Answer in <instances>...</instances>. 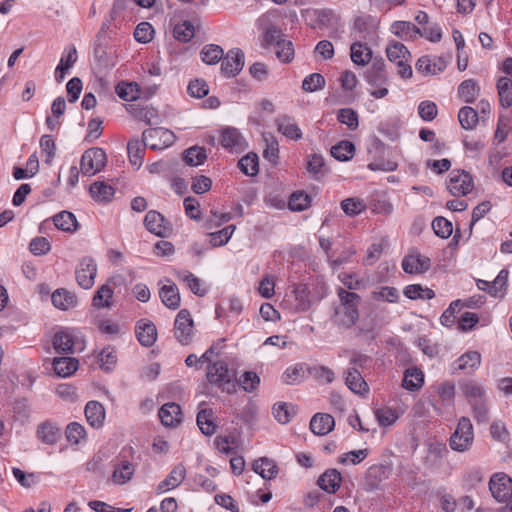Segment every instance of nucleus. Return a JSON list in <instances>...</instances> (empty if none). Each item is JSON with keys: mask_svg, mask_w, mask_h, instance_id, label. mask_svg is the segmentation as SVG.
<instances>
[{"mask_svg": "<svg viewBox=\"0 0 512 512\" xmlns=\"http://www.w3.org/2000/svg\"><path fill=\"white\" fill-rule=\"evenodd\" d=\"M336 292L340 300V306L335 310V321L344 327H351L359 319L358 307L361 297L357 293L347 291L342 287L337 288Z\"/></svg>", "mask_w": 512, "mask_h": 512, "instance_id": "nucleus-1", "label": "nucleus"}, {"mask_svg": "<svg viewBox=\"0 0 512 512\" xmlns=\"http://www.w3.org/2000/svg\"><path fill=\"white\" fill-rule=\"evenodd\" d=\"M474 443V429L471 420L462 416L457 427L449 439V446L453 451L464 453L469 451Z\"/></svg>", "mask_w": 512, "mask_h": 512, "instance_id": "nucleus-2", "label": "nucleus"}, {"mask_svg": "<svg viewBox=\"0 0 512 512\" xmlns=\"http://www.w3.org/2000/svg\"><path fill=\"white\" fill-rule=\"evenodd\" d=\"M208 381L221 388L227 393L235 391L234 374L229 371L227 364L224 361H215L207 366L206 373Z\"/></svg>", "mask_w": 512, "mask_h": 512, "instance_id": "nucleus-3", "label": "nucleus"}, {"mask_svg": "<svg viewBox=\"0 0 512 512\" xmlns=\"http://www.w3.org/2000/svg\"><path fill=\"white\" fill-rule=\"evenodd\" d=\"M194 322L189 310L181 309L174 321V336L182 345H188L193 337Z\"/></svg>", "mask_w": 512, "mask_h": 512, "instance_id": "nucleus-4", "label": "nucleus"}, {"mask_svg": "<svg viewBox=\"0 0 512 512\" xmlns=\"http://www.w3.org/2000/svg\"><path fill=\"white\" fill-rule=\"evenodd\" d=\"M447 188L454 196H465L474 188L472 176L465 170H452Z\"/></svg>", "mask_w": 512, "mask_h": 512, "instance_id": "nucleus-5", "label": "nucleus"}, {"mask_svg": "<svg viewBox=\"0 0 512 512\" xmlns=\"http://www.w3.org/2000/svg\"><path fill=\"white\" fill-rule=\"evenodd\" d=\"M146 145L152 150H160L169 147L175 139V135L168 129L157 127L143 132Z\"/></svg>", "mask_w": 512, "mask_h": 512, "instance_id": "nucleus-6", "label": "nucleus"}, {"mask_svg": "<svg viewBox=\"0 0 512 512\" xmlns=\"http://www.w3.org/2000/svg\"><path fill=\"white\" fill-rule=\"evenodd\" d=\"M391 473L390 465L379 464L369 467L365 475L364 490L367 492L380 490L382 482L387 480Z\"/></svg>", "mask_w": 512, "mask_h": 512, "instance_id": "nucleus-7", "label": "nucleus"}, {"mask_svg": "<svg viewBox=\"0 0 512 512\" xmlns=\"http://www.w3.org/2000/svg\"><path fill=\"white\" fill-rule=\"evenodd\" d=\"M489 490L498 502H505L512 496V479L505 473H495L489 481Z\"/></svg>", "mask_w": 512, "mask_h": 512, "instance_id": "nucleus-8", "label": "nucleus"}, {"mask_svg": "<svg viewBox=\"0 0 512 512\" xmlns=\"http://www.w3.org/2000/svg\"><path fill=\"white\" fill-rule=\"evenodd\" d=\"M152 162L148 167V171L151 174H159L165 179H169L171 175L174 174H184V169L187 166L196 167L202 164L203 162Z\"/></svg>", "mask_w": 512, "mask_h": 512, "instance_id": "nucleus-9", "label": "nucleus"}, {"mask_svg": "<svg viewBox=\"0 0 512 512\" xmlns=\"http://www.w3.org/2000/svg\"><path fill=\"white\" fill-rule=\"evenodd\" d=\"M144 225L149 232L161 238L168 237L172 232L170 223L156 210L147 212L144 218Z\"/></svg>", "mask_w": 512, "mask_h": 512, "instance_id": "nucleus-10", "label": "nucleus"}, {"mask_svg": "<svg viewBox=\"0 0 512 512\" xmlns=\"http://www.w3.org/2000/svg\"><path fill=\"white\" fill-rule=\"evenodd\" d=\"M97 275V265L93 258L84 257L80 260L76 269V280L83 289H90L95 282Z\"/></svg>", "mask_w": 512, "mask_h": 512, "instance_id": "nucleus-11", "label": "nucleus"}, {"mask_svg": "<svg viewBox=\"0 0 512 512\" xmlns=\"http://www.w3.org/2000/svg\"><path fill=\"white\" fill-rule=\"evenodd\" d=\"M431 267L429 257L420 254L418 251H412L402 260V269L408 274H423Z\"/></svg>", "mask_w": 512, "mask_h": 512, "instance_id": "nucleus-12", "label": "nucleus"}, {"mask_svg": "<svg viewBox=\"0 0 512 512\" xmlns=\"http://www.w3.org/2000/svg\"><path fill=\"white\" fill-rule=\"evenodd\" d=\"M222 146L231 153H241L246 150L247 143L237 128L226 127L221 132Z\"/></svg>", "mask_w": 512, "mask_h": 512, "instance_id": "nucleus-13", "label": "nucleus"}, {"mask_svg": "<svg viewBox=\"0 0 512 512\" xmlns=\"http://www.w3.org/2000/svg\"><path fill=\"white\" fill-rule=\"evenodd\" d=\"M221 63V71L227 77L236 76L244 66V53L240 49H231Z\"/></svg>", "mask_w": 512, "mask_h": 512, "instance_id": "nucleus-14", "label": "nucleus"}, {"mask_svg": "<svg viewBox=\"0 0 512 512\" xmlns=\"http://www.w3.org/2000/svg\"><path fill=\"white\" fill-rule=\"evenodd\" d=\"M135 333L142 346L150 347L157 339V329L153 322L141 319L137 322Z\"/></svg>", "mask_w": 512, "mask_h": 512, "instance_id": "nucleus-15", "label": "nucleus"}, {"mask_svg": "<svg viewBox=\"0 0 512 512\" xmlns=\"http://www.w3.org/2000/svg\"><path fill=\"white\" fill-rule=\"evenodd\" d=\"M161 423L166 427H175L182 421L181 407L174 402L165 403L158 412Z\"/></svg>", "mask_w": 512, "mask_h": 512, "instance_id": "nucleus-16", "label": "nucleus"}, {"mask_svg": "<svg viewBox=\"0 0 512 512\" xmlns=\"http://www.w3.org/2000/svg\"><path fill=\"white\" fill-rule=\"evenodd\" d=\"M164 281L165 283L159 289L161 301L166 307L177 309L180 305L179 289L170 279H165Z\"/></svg>", "mask_w": 512, "mask_h": 512, "instance_id": "nucleus-17", "label": "nucleus"}, {"mask_svg": "<svg viewBox=\"0 0 512 512\" xmlns=\"http://www.w3.org/2000/svg\"><path fill=\"white\" fill-rule=\"evenodd\" d=\"M186 477V469L183 464L176 465L169 475L161 481L156 491L158 494L164 493L166 491L172 490L177 488L185 479Z\"/></svg>", "mask_w": 512, "mask_h": 512, "instance_id": "nucleus-18", "label": "nucleus"}, {"mask_svg": "<svg viewBox=\"0 0 512 512\" xmlns=\"http://www.w3.org/2000/svg\"><path fill=\"white\" fill-rule=\"evenodd\" d=\"M115 285L116 279L112 277L100 286L93 296V306L98 309L110 308L112 306L113 286Z\"/></svg>", "mask_w": 512, "mask_h": 512, "instance_id": "nucleus-19", "label": "nucleus"}, {"mask_svg": "<svg viewBox=\"0 0 512 512\" xmlns=\"http://www.w3.org/2000/svg\"><path fill=\"white\" fill-rule=\"evenodd\" d=\"M335 427L333 416L327 413H316L310 421V430L319 436L330 433Z\"/></svg>", "mask_w": 512, "mask_h": 512, "instance_id": "nucleus-20", "label": "nucleus"}, {"mask_svg": "<svg viewBox=\"0 0 512 512\" xmlns=\"http://www.w3.org/2000/svg\"><path fill=\"white\" fill-rule=\"evenodd\" d=\"M460 390L469 404L481 401L487 398L486 389L480 383L474 380H467L460 385Z\"/></svg>", "mask_w": 512, "mask_h": 512, "instance_id": "nucleus-21", "label": "nucleus"}, {"mask_svg": "<svg viewBox=\"0 0 512 512\" xmlns=\"http://www.w3.org/2000/svg\"><path fill=\"white\" fill-rule=\"evenodd\" d=\"M85 417L87 422L94 428H100L104 424L105 409L98 401H89L85 406Z\"/></svg>", "mask_w": 512, "mask_h": 512, "instance_id": "nucleus-22", "label": "nucleus"}, {"mask_svg": "<svg viewBox=\"0 0 512 512\" xmlns=\"http://www.w3.org/2000/svg\"><path fill=\"white\" fill-rule=\"evenodd\" d=\"M342 476L336 469L326 470L318 479L317 484L327 493H335L341 485Z\"/></svg>", "mask_w": 512, "mask_h": 512, "instance_id": "nucleus-23", "label": "nucleus"}, {"mask_svg": "<svg viewBox=\"0 0 512 512\" xmlns=\"http://www.w3.org/2000/svg\"><path fill=\"white\" fill-rule=\"evenodd\" d=\"M446 67V63L441 58H431L422 56L416 63V69L424 75H435L442 72Z\"/></svg>", "mask_w": 512, "mask_h": 512, "instance_id": "nucleus-24", "label": "nucleus"}, {"mask_svg": "<svg viewBox=\"0 0 512 512\" xmlns=\"http://www.w3.org/2000/svg\"><path fill=\"white\" fill-rule=\"evenodd\" d=\"M481 88L474 79L462 81L457 90L458 97L465 103H474L479 97Z\"/></svg>", "mask_w": 512, "mask_h": 512, "instance_id": "nucleus-25", "label": "nucleus"}, {"mask_svg": "<svg viewBox=\"0 0 512 512\" xmlns=\"http://www.w3.org/2000/svg\"><path fill=\"white\" fill-rule=\"evenodd\" d=\"M345 384L355 394L368 392V385L357 368L351 367L345 373Z\"/></svg>", "mask_w": 512, "mask_h": 512, "instance_id": "nucleus-26", "label": "nucleus"}, {"mask_svg": "<svg viewBox=\"0 0 512 512\" xmlns=\"http://www.w3.org/2000/svg\"><path fill=\"white\" fill-rule=\"evenodd\" d=\"M366 80L372 86H380L387 81L385 62L383 58H375L370 69L366 73Z\"/></svg>", "mask_w": 512, "mask_h": 512, "instance_id": "nucleus-27", "label": "nucleus"}, {"mask_svg": "<svg viewBox=\"0 0 512 512\" xmlns=\"http://www.w3.org/2000/svg\"><path fill=\"white\" fill-rule=\"evenodd\" d=\"M36 434L38 439L44 444L54 445L61 436V430L57 425L46 421L38 426Z\"/></svg>", "mask_w": 512, "mask_h": 512, "instance_id": "nucleus-28", "label": "nucleus"}, {"mask_svg": "<svg viewBox=\"0 0 512 512\" xmlns=\"http://www.w3.org/2000/svg\"><path fill=\"white\" fill-rule=\"evenodd\" d=\"M252 469L255 473L259 474L263 479L271 480L275 478L279 469L274 460L261 457L252 463Z\"/></svg>", "mask_w": 512, "mask_h": 512, "instance_id": "nucleus-29", "label": "nucleus"}, {"mask_svg": "<svg viewBox=\"0 0 512 512\" xmlns=\"http://www.w3.org/2000/svg\"><path fill=\"white\" fill-rule=\"evenodd\" d=\"M79 362L73 357H56L53 359V370L59 377L71 376L78 369Z\"/></svg>", "mask_w": 512, "mask_h": 512, "instance_id": "nucleus-30", "label": "nucleus"}, {"mask_svg": "<svg viewBox=\"0 0 512 512\" xmlns=\"http://www.w3.org/2000/svg\"><path fill=\"white\" fill-rule=\"evenodd\" d=\"M51 300L53 305L61 310H68L77 305L76 295L64 288L56 289L51 295Z\"/></svg>", "mask_w": 512, "mask_h": 512, "instance_id": "nucleus-31", "label": "nucleus"}, {"mask_svg": "<svg viewBox=\"0 0 512 512\" xmlns=\"http://www.w3.org/2000/svg\"><path fill=\"white\" fill-rule=\"evenodd\" d=\"M424 384V373L420 368L410 367L405 370L402 386L408 391H417Z\"/></svg>", "mask_w": 512, "mask_h": 512, "instance_id": "nucleus-32", "label": "nucleus"}, {"mask_svg": "<svg viewBox=\"0 0 512 512\" xmlns=\"http://www.w3.org/2000/svg\"><path fill=\"white\" fill-rule=\"evenodd\" d=\"M134 472V465L127 460H122L114 468L112 481L117 485H123L131 480Z\"/></svg>", "mask_w": 512, "mask_h": 512, "instance_id": "nucleus-33", "label": "nucleus"}, {"mask_svg": "<svg viewBox=\"0 0 512 512\" xmlns=\"http://www.w3.org/2000/svg\"><path fill=\"white\" fill-rule=\"evenodd\" d=\"M481 364V355L477 351H469L461 355L453 363L454 370H475Z\"/></svg>", "mask_w": 512, "mask_h": 512, "instance_id": "nucleus-34", "label": "nucleus"}, {"mask_svg": "<svg viewBox=\"0 0 512 512\" xmlns=\"http://www.w3.org/2000/svg\"><path fill=\"white\" fill-rule=\"evenodd\" d=\"M175 275L179 281L187 284L192 293L198 296H204L207 293L205 288H202V281L193 273L187 270L176 271Z\"/></svg>", "mask_w": 512, "mask_h": 512, "instance_id": "nucleus-35", "label": "nucleus"}, {"mask_svg": "<svg viewBox=\"0 0 512 512\" xmlns=\"http://www.w3.org/2000/svg\"><path fill=\"white\" fill-rule=\"evenodd\" d=\"M350 57L353 63L364 66L372 59L371 49L361 42H354L350 47Z\"/></svg>", "mask_w": 512, "mask_h": 512, "instance_id": "nucleus-36", "label": "nucleus"}, {"mask_svg": "<svg viewBox=\"0 0 512 512\" xmlns=\"http://www.w3.org/2000/svg\"><path fill=\"white\" fill-rule=\"evenodd\" d=\"M127 110L138 120L144 121L148 125L157 124L154 121L158 117L156 109L138 104H130Z\"/></svg>", "mask_w": 512, "mask_h": 512, "instance_id": "nucleus-37", "label": "nucleus"}, {"mask_svg": "<svg viewBox=\"0 0 512 512\" xmlns=\"http://www.w3.org/2000/svg\"><path fill=\"white\" fill-rule=\"evenodd\" d=\"M499 104L503 108L512 105V80L508 77H501L496 84Z\"/></svg>", "mask_w": 512, "mask_h": 512, "instance_id": "nucleus-38", "label": "nucleus"}, {"mask_svg": "<svg viewBox=\"0 0 512 512\" xmlns=\"http://www.w3.org/2000/svg\"><path fill=\"white\" fill-rule=\"evenodd\" d=\"M54 225L64 232H74L78 228V222L75 215L69 211H61L53 216Z\"/></svg>", "mask_w": 512, "mask_h": 512, "instance_id": "nucleus-39", "label": "nucleus"}, {"mask_svg": "<svg viewBox=\"0 0 512 512\" xmlns=\"http://www.w3.org/2000/svg\"><path fill=\"white\" fill-rule=\"evenodd\" d=\"M197 425L200 431L206 435L211 436L216 431V424L213 421V412L211 409H202L197 414Z\"/></svg>", "mask_w": 512, "mask_h": 512, "instance_id": "nucleus-40", "label": "nucleus"}, {"mask_svg": "<svg viewBox=\"0 0 512 512\" xmlns=\"http://www.w3.org/2000/svg\"><path fill=\"white\" fill-rule=\"evenodd\" d=\"M91 197L98 202L111 201L115 191L114 188L105 182H94L90 186Z\"/></svg>", "mask_w": 512, "mask_h": 512, "instance_id": "nucleus-41", "label": "nucleus"}, {"mask_svg": "<svg viewBox=\"0 0 512 512\" xmlns=\"http://www.w3.org/2000/svg\"><path fill=\"white\" fill-rule=\"evenodd\" d=\"M74 341L70 334L64 331L55 333L53 337V347L59 354L73 353Z\"/></svg>", "mask_w": 512, "mask_h": 512, "instance_id": "nucleus-42", "label": "nucleus"}, {"mask_svg": "<svg viewBox=\"0 0 512 512\" xmlns=\"http://www.w3.org/2000/svg\"><path fill=\"white\" fill-rule=\"evenodd\" d=\"M319 27L337 28L340 24V16L331 9H320L314 12Z\"/></svg>", "mask_w": 512, "mask_h": 512, "instance_id": "nucleus-43", "label": "nucleus"}, {"mask_svg": "<svg viewBox=\"0 0 512 512\" xmlns=\"http://www.w3.org/2000/svg\"><path fill=\"white\" fill-rule=\"evenodd\" d=\"M458 120L463 129L471 130L478 123V112L470 106H464L458 112Z\"/></svg>", "mask_w": 512, "mask_h": 512, "instance_id": "nucleus-44", "label": "nucleus"}, {"mask_svg": "<svg viewBox=\"0 0 512 512\" xmlns=\"http://www.w3.org/2000/svg\"><path fill=\"white\" fill-rule=\"evenodd\" d=\"M276 123L278 131L284 136L295 140L301 138L302 134L299 127L289 117H279Z\"/></svg>", "mask_w": 512, "mask_h": 512, "instance_id": "nucleus-45", "label": "nucleus"}, {"mask_svg": "<svg viewBox=\"0 0 512 512\" xmlns=\"http://www.w3.org/2000/svg\"><path fill=\"white\" fill-rule=\"evenodd\" d=\"M331 155L335 160H351L354 157L355 146L351 141H340L331 148Z\"/></svg>", "mask_w": 512, "mask_h": 512, "instance_id": "nucleus-46", "label": "nucleus"}, {"mask_svg": "<svg viewBox=\"0 0 512 512\" xmlns=\"http://www.w3.org/2000/svg\"><path fill=\"white\" fill-rule=\"evenodd\" d=\"M311 197L304 191L293 192L288 200V208L291 211H304L311 206Z\"/></svg>", "mask_w": 512, "mask_h": 512, "instance_id": "nucleus-47", "label": "nucleus"}, {"mask_svg": "<svg viewBox=\"0 0 512 512\" xmlns=\"http://www.w3.org/2000/svg\"><path fill=\"white\" fill-rule=\"evenodd\" d=\"M223 55V49L216 44L205 45L200 52L201 60L208 65L218 63Z\"/></svg>", "mask_w": 512, "mask_h": 512, "instance_id": "nucleus-48", "label": "nucleus"}, {"mask_svg": "<svg viewBox=\"0 0 512 512\" xmlns=\"http://www.w3.org/2000/svg\"><path fill=\"white\" fill-rule=\"evenodd\" d=\"M292 292L297 302V308L301 311H307L311 307L308 286L306 284H296Z\"/></svg>", "mask_w": 512, "mask_h": 512, "instance_id": "nucleus-49", "label": "nucleus"}, {"mask_svg": "<svg viewBox=\"0 0 512 512\" xmlns=\"http://www.w3.org/2000/svg\"><path fill=\"white\" fill-rule=\"evenodd\" d=\"M386 53L388 59L395 64L408 61V58H410V52L405 45L400 42L390 44L386 49Z\"/></svg>", "mask_w": 512, "mask_h": 512, "instance_id": "nucleus-50", "label": "nucleus"}, {"mask_svg": "<svg viewBox=\"0 0 512 512\" xmlns=\"http://www.w3.org/2000/svg\"><path fill=\"white\" fill-rule=\"evenodd\" d=\"M117 360L116 351L111 346L103 348L98 355L100 367L105 372L112 371L116 366Z\"/></svg>", "mask_w": 512, "mask_h": 512, "instance_id": "nucleus-51", "label": "nucleus"}, {"mask_svg": "<svg viewBox=\"0 0 512 512\" xmlns=\"http://www.w3.org/2000/svg\"><path fill=\"white\" fill-rule=\"evenodd\" d=\"M371 297L375 301H385L388 303H397L400 295L395 287L382 286L379 290L371 292Z\"/></svg>", "mask_w": 512, "mask_h": 512, "instance_id": "nucleus-52", "label": "nucleus"}, {"mask_svg": "<svg viewBox=\"0 0 512 512\" xmlns=\"http://www.w3.org/2000/svg\"><path fill=\"white\" fill-rule=\"evenodd\" d=\"M139 85L137 83L121 82L116 86V93L119 98L125 101H134L139 98Z\"/></svg>", "mask_w": 512, "mask_h": 512, "instance_id": "nucleus-53", "label": "nucleus"}, {"mask_svg": "<svg viewBox=\"0 0 512 512\" xmlns=\"http://www.w3.org/2000/svg\"><path fill=\"white\" fill-rule=\"evenodd\" d=\"M508 279V271L503 269L501 270L497 277L493 282H490V288L488 289V294L493 297H502L504 294V290L507 286Z\"/></svg>", "mask_w": 512, "mask_h": 512, "instance_id": "nucleus-54", "label": "nucleus"}, {"mask_svg": "<svg viewBox=\"0 0 512 512\" xmlns=\"http://www.w3.org/2000/svg\"><path fill=\"white\" fill-rule=\"evenodd\" d=\"M277 58L284 63H289L294 58V47L290 40L282 39L275 46Z\"/></svg>", "mask_w": 512, "mask_h": 512, "instance_id": "nucleus-55", "label": "nucleus"}, {"mask_svg": "<svg viewBox=\"0 0 512 512\" xmlns=\"http://www.w3.org/2000/svg\"><path fill=\"white\" fill-rule=\"evenodd\" d=\"M146 148H149L142 137V140L137 138L131 139L127 144V153L130 160L132 158L143 160L145 157Z\"/></svg>", "mask_w": 512, "mask_h": 512, "instance_id": "nucleus-56", "label": "nucleus"}, {"mask_svg": "<svg viewBox=\"0 0 512 512\" xmlns=\"http://www.w3.org/2000/svg\"><path fill=\"white\" fill-rule=\"evenodd\" d=\"M173 33L178 41L186 43L194 37L195 30L190 21H184L175 25Z\"/></svg>", "mask_w": 512, "mask_h": 512, "instance_id": "nucleus-57", "label": "nucleus"}, {"mask_svg": "<svg viewBox=\"0 0 512 512\" xmlns=\"http://www.w3.org/2000/svg\"><path fill=\"white\" fill-rule=\"evenodd\" d=\"M325 83V78L320 73H312L304 78L302 89L306 92H315L323 89Z\"/></svg>", "mask_w": 512, "mask_h": 512, "instance_id": "nucleus-58", "label": "nucleus"}, {"mask_svg": "<svg viewBox=\"0 0 512 512\" xmlns=\"http://www.w3.org/2000/svg\"><path fill=\"white\" fill-rule=\"evenodd\" d=\"M375 416L380 426H391L399 418L397 411L390 407L379 408L375 411Z\"/></svg>", "mask_w": 512, "mask_h": 512, "instance_id": "nucleus-59", "label": "nucleus"}, {"mask_svg": "<svg viewBox=\"0 0 512 512\" xmlns=\"http://www.w3.org/2000/svg\"><path fill=\"white\" fill-rule=\"evenodd\" d=\"M337 120L340 123L347 125L351 130H355L359 125L357 112L350 108L340 109L337 113Z\"/></svg>", "mask_w": 512, "mask_h": 512, "instance_id": "nucleus-60", "label": "nucleus"}, {"mask_svg": "<svg viewBox=\"0 0 512 512\" xmlns=\"http://www.w3.org/2000/svg\"><path fill=\"white\" fill-rule=\"evenodd\" d=\"M66 438L71 444H79L86 436L84 426L77 422H72L67 425L65 430Z\"/></svg>", "mask_w": 512, "mask_h": 512, "instance_id": "nucleus-61", "label": "nucleus"}, {"mask_svg": "<svg viewBox=\"0 0 512 512\" xmlns=\"http://www.w3.org/2000/svg\"><path fill=\"white\" fill-rule=\"evenodd\" d=\"M235 225H229L217 232L210 234V243L214 247L225 245L232 237Z\"/></svg>", "mask_w": 512, "mask_h": 512, "instance_id": "nucleus-62", "label": "nucleus"}, {"mask_svg": "<svg viewBox=\"0 0 512 512\" xmlns=\"http://www.w3.org/2000/svg\"><path fill=\"white\" fill-rule=\"evenodd\" d=\"M39 171V162H27L25 167L15 166L12 175L16 180L29 179Z\"/></svg>", "mask_w": 512, "mask_h": 512, "instance_id": "nucleus-63", "label": "nucleus"}, {"mask_svg": "<svg viewBox=\"0 0 512 512\" xmlns=\"http://www.w3.org/2000/svg\"><path fill=\"white\" fill-rule=\"evenodd\" d=\"M432 228L437 236L444 239L450 237L453 232L452 223L444 217H436L432 222Z\"/></svg>", "mask_w": 512, "mask_h": 512, "instance_id": "nucleus-64", "label": "nucleus"}]
</instances>
